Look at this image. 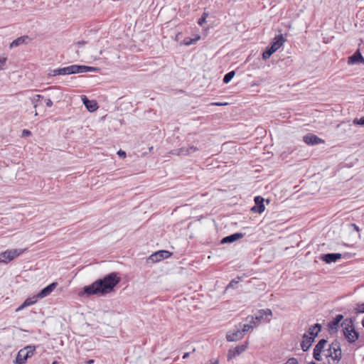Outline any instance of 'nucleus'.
<instances>
[{
    "label": "nucleus",
    "mask_w": 364,
    "mask_h": 364,
    "mask_svg": "<svg viewBox=\"0 0 364 364\" xmlns=\"http://www.w3.org/2000/svg\"><path fill=\"white\" fill-rule=\"evenodd\" d=\"M82 100L83 102V104L86 107V108L90 112H94L97 109V103L95 100H90L87 98L86 96L82 95Z\"/></svg>",
    "instance_id": "19"
},
{
    "label": "nucleus",
    "mask_w": 364,
    "mask_h": 364,
    "mask_svg": "<svg viewBox=\"0 0 364 364\" xmlns=\"http://www.w3.org/2000/svg\"><path fill=\"white\" fill-rule=\"evenodd\" d=\"M46 102V105L48 107H51L53 106V102L51 101L50 99H46L45 100Z\"/></svg>",
    "instance_id": "35"
},
{
    "label": "nucleus",
    "mask_w": 364,
    "mask_h": 364,
    "mask_svg": "<svg viewBox=\"0 0 364 364\" xmlns=\"http://www.w3.org/2000/svg\"><path fill=\"white\" fill-rule=\"evenodd\" d=\"M188 148V153L189 154H191L196 151H197L198 150V149L194 146H190Z\"/></svg>",
    "instance_id": "34"
},
{
    "label": "nucleus",
    "mask_w": 364,
    "mask_h": 364,
    "mask_svg": "<svg viewBox=\"0 0 364 364\" xmlns=\"http://www.w3.org/2000/svg\"><path fill=\"white\" fill-rule=\"evenodd\" d=\"M342 355L341 344L338 341H334L323 351V357L328 364H338Z\"/></svg>",
    "instance_id": "3"
},
{
    "label": "nucleus",
    "mask_w": 364,
    "mask_h": 364,
    "mask_svg": "<svg viewBox=\"0 0 364 364\" xmlns=\"http://www.w3.org/2000/svg\"><path fill=\"white\" fill-rule=\"evenodd\" d=\"M84 44H85L84 41H82V42L79 41L77 43V46H78V48H80V47Z\"/></svg>",
    "instance_id": "42"
},
{
    "label": "nucleus",
    "mask_w": 364,
    "mask_h": 364,
    "mask_svg": "<svg viewBox=\"0 0 364 364\" xmlns=\"http://www.w3.org/2000/svg\"><path fill=\"white\" fill-rule=\"evenodd\" d=\"M57 283L53 282L49 285H48L46 287L43 289L38 294L37 297L39 299H43L51 294V292L56 288Z\"/></svg>",
    "instance_id": "15"
},
{
    "label": "nucleus",
    "mask_w": 364,
    "mask_h": 364,
    "mask_svg": "<svg viewBox=\"0 0 364 364\" xmlns=\"http://www.w3.org/2000/svg\"><path fill=\"white\" fill-rule=\"evenodd\" d=\"M364 62V58L362 56L360 49H358L353 55L348 58V65H355Z\"/></svg>",
    "instance_id": "14"
},
{
    "label": "nucleus",
    "mask_w": 364,
    "mask_h": 364,
    "mask_svg": "<svg viewBox=\"0 0 364 364\" xmlns=\"http://www.w3.org/2000/svg\"><path fill=\"white\" fill-rule=\"evenodd\" d=\"M93 363H94L93 360H89L86 361V364H92Z\"/></svg>",
    "instance_id": "44"
},
{
    "label": "nucleus",
    "mask_w": 364,
    "mask_h": 364,
    "mask_svg": "<svg viewBox=\"0 0 364 364\" xmlns=\"http://www.w3.org/2000/svg\"><path fill=\"white\" fill-rule=\"evenodd\" d=\"M52 364H59V363L57 361H54Z\"/></svg>",
    "instance_id": "47"
},
{
    "label": "nucleus",
    "mask_w": 364,
    "mask_h": 364,
    "mask_svg": "<svg viewBox=\"0 0 364 364\" xmlns=\"http://www.w3.org/2000/svg\"><path fill=\"white\" fill-rule=\"evenodd\" d=\"M314 337H311L309 335L304 334L302 338V341L301 343V347L304 351H306L311 347L312 343L314 342Z\"/></svg>",
    "instance_id": "18"
},
{
    "label": "nucleus",
    "mask_w": 364,
    "mask_h": 364,
    "mask_svg": "<svg viewBox=\"0 0 364 364\" xmlns=\"http://www.w3.org/2000/svg\"><path fill=\"white\" fill-rule=\"evenodd\" d=\"M8 58L6 55H0V72L4 71L7 67Z\"/></svg>",
    "instance_id": "25"
},
{
    "label": "nucleus",
    "mask_w": 364,
    "mask_h": 364,
    "mask_svg": "<svg viewBox=\"0 0 364 364\" xmlns=\"http://www.w3.org/2000/svg\"><path fill=\"white\" fill-rule=\"evenodd\" d=\"M38 299H39V298H38V297H37V295H36V296H33V297H32V298H28V299H26L24 301V302H23L24 306H26V307H27V306H31V305L34 304L37 301Z\"/></svg>",
    "instance_id": "27"
},
{
    "label": "nucleus",
    "mask_w": 364,
    "mask_h": 364,
    "mask_svg": "<svg viewBox=\"0 0 364 364\" xmlns=\"http://www.w3.org/2000/svg\"><path fill=\"white\" fill-rule=\"evenodd\" d=\"M326 343L327 341L326 339H321L316 345L314 349V358L315 360L319 361L323 359V351L326 349L325 348Z\"/></svg>",
    "instance_id": "8"
},
{
    "label": "nucleus",
    "mask_w": 364,
    "mask_h": 364,
    "mask_svg": "<svg viewBox=\"0 0 364 364\" xmlns=\"http://www.w3.org/2000/svg\"><path fill=\"white\" fill-rule=\"evenodd\" d=\"M43 98V97L41 95H34L33 97H32L31 98V101L32 104L33 105V107L35 109H36L38 107V101H40Z\"/></svg>",
    "instance_id": "26"
},
{
    "label": "nucleus",
    "mask_w": 364,
    "mask_h": 364,
    "mask_svg": "<svg viewBox=\"0 0 364 364\" xmlns=\"http://www.w3.org/2000/svg\"><path fill=\"white\" fill-rule=\"evenodd\" d=\"M120 282V277L117 273L112 272L105 276L103 279H100L92 284L84 287L82 291L78 293L80 296L86 295H105L112 291L114 287Z\"/></svg>",
    "instance_id": "1"
},
{
    "label": "nucleus",
    "mask_w": 364,
    "mask_h": 364,
    "mask_svg": "<svg viewBox=\"0 0 364 364\" xmlns=\"http://www.w3.org/2000/svg\"><path fill=\"white\" fill-rule=\"evenodd\" d=\"M254 327H255L252 323L250 324H244L242 326V328L241 329V331H242V333L245 335V333L249 331L250 330L252 329Z\"/></svg>",
    "instance_id": "30"
},
{
    "label": "nucleus",
    "mask_w": 364,
    "mask_h": 364,
    "mask_svg": "<svg viewBox=\"0 0 364 364\" xmlns=\"http://www.w3.org/2000/svg\"><path fill=\"white\" fill-rule=\"evenodd\" d=\"M170 256V253L166 250H160L152 255H151L148 259L147 262L151 263L158 262L165 258H167Z\"/></svg>",
    "instance_id": "9"
},
{
    "label": "nucleus",
    "mask_w": 364,
    "mask_h": 364,
    "mask_svg": "<svg viewBox=\"0 0 364 364\" xmlns=\"http://www.w3.org/2000/svg\"><path fill=\"white\" fill-rule=\"evenodd\" d=\"M285 41L282 35L276 36L270 46L271 50L276 52L284 44Z\"/></svg>",
    "instance_id": "16"
},
{
    "label": "nucleus",
    "mask_w": 364,
    "mask_h": 364,
    "mask_svg": "<svg viewBox=\"0 0 364 364\" xmlns=\"http://www.w3.org/2000/svg\"><path fill=\"white\" fill-rule=\"evenodd\" d=\"M22 249L7 250L0 253V262L7 264L14 259L18 257L23 252Z\"/></svg>",
    "instance_id": "7"
},
{
    "label": "nucleus",
    "mask_w": 364,
    "mask_h": 364,
    "mask_svg": "<svg viewBox=\"0 0 364 364\" xmlns=\"http://www.w3.org/2000/svg\"><path fill=\"white\" fill-rule=\"evenodd\" d=\"M343 318V316L341 315V314H338L336 316V318L330 321L328 324V330L330 331L331 333H333L335 331H336L338 327V325H339V323L341 321V320Z\"/></svg>",
    "instance_id": "17"
},
{
    "label": "nucleus",
    "mask_w": 364,
    "mask_h": 364,
    "mask_svg": "<svg viewBox=\"0 0 364 364\" xmlns=\"http://www.w3.org/2000/svg\"><path fill=\"white\" fill-rule=\"evenodd\" d=\"M237 282L235 280H232L230 284L228 285L227 289H230L231 287H233L235 284H237Z\"/></svg>",
    "instance_id": "38"
},
{
    "label": "nucleus",
    "mask_w": 364,
    "mask_h": 364,
    "mask_svg": "<svg viewBox=\"0 0 364 364\" xmlns=\"http://www.w3.org/2000/svg\"><path fill=\"white\" fill-rule=\"evenodd\" d=\"M244 337V334L240 329H236L232 331H229L226 335V339L230 341H237L242 339Z\"/></svg>",
    "instance_id": "11"
},
{
    "label": "nucleus",
    "mask_w": 364,
    "mask_h": 364,
    "mask_svg": "<svg viewBox=\"0 0 364 364\" xmlns=\"http://www.w3.org/2000/svg\"><path fill=\"white\" fill-rule=\"evenodd\" d=\"M31 134V132L27 129H24L22 132V136H30Z\"/></svg>",
    "instance_id": "36"
},
{
    "label": "nucleus",
    "mask_w": 364,
    "mask_h": 364,
    "mask_svg": "<svg viewBox=\"0 0 364 364\" xmlns=\"http://www.w3.org/2000/svg\"><path fill=\"white\" fill-rule=\"evenodd\" d=\"M171 154H176L177 156H187L190 155L187 147H181L178 149H174L171 151Z\"/></svg>",
    "instance_id": "24"
},
{
    "label": "nucleus",
    "mask_w": 364,
    "mask_h": 364,
    "mask_svg": "<svg viewBox=\"0 0 364 364\" xmlns=\"http://www.w3.org/2000/svg\"><path fill=\"white\" fill-rule=\"evenodd\" d=\"M246 349L245 346H238L235 348L230 349L228 354V359H232L234 357H236L237 355H239L240 353L244 352Z\"/></svg>",
    "instance_id": "20"
},
{
    "label": "nucleus",
    "mask_w": 364,
    "mask_h": 364,
    "mask_svg": "<svg viewBox=\"0 0 364 364\" xmlns=\"http://www.w3.org/2000/svg\"><path fill=\"white\" fill-rule=\"evenodd\" d=\"M188 356H189V353H184V355H183V359H186V358H187Z\"/></svg>",
    "instance_id": "43"
},
{
    "label": "nucleus",
    "mask_w": 364,
    "mask_h": 364,
    "mask_svg": "<svg viewBox=\"0 0 364 364\" xmlns=\"http://www.w3.org/2000/svg\"><path fill=\"white\" fill-rule=\"evenodd\" d=\"M212 105H216V106H223V105H228V103H222V102H215V103H212L211 104Z\"/></svg>",
    "instance_id": "39"
},
{
    "label": "nucleus",
    "mask_w": 364,
    "mask_h": 364,
    "mask_svg": "<svg viewBox=\"0 0 364 364\" xmlns=\"http://www.w3.org/2000/svg\"><path fill=\"white\" fill-rule=\"evenodd\" d=\"M353 123L355 124H360V125H364V117H360L359 119H355L353 120Z\"/></svg>",
    "instance_id": "33"
},
{
    "label": "nucleus",
    "mask_w": 364,
    "mask_h": 364,
    "mask_svg": "<svg viewBox=\"0 0 364 364\" xmlns=\"http://www.w3.org/2000/svg\"><path fill=\"white\" fill-rule=\"evenodd\" d=\"M35 114V116H37V115H38V112H37V111H36V110L35 111V114Z\"/></svg>",
    "instance_id": "48"
},
{
    "label": "nucleus",
    "mask_w": 364,
    "mask_h": 364,
    "mask_svg": "<svg viewBox=\"0 0 364 364\" xmlns=\"http://www.w3.org/2000/svg\"><path fill=\"white\" fill-rule=\"evenodd\" d=\"M303 140L306 144L311 146L324 143V140L313 134H308L305 135Z\"/></svg>",
    "instance_id": "10"
},
{
    "label": "nucleus",
    "mask_w": 364,
    "mask_h": 364,
    "mask_svg": "<svg viewBox=\"0 0 364 364\" xmlns=\"http://www.w3.org/2000/svg\"><path fill=\"white\" fill-rule=\"evenodd\" d=\"M243 236H244V235L242 233H240V232L234 233L232 235H230L229 236H227V237H225L224 238H223L221 240V243L222 244L232 243L237 240L242 238Z\"/></svg>",
    "instance_id": "21"
},
{
    "label": "nucleus",
    "mask_w": 364,
    "mask_h": 364,
    "mask_svg": "<svg viewBox=\"0 0 364 364\" xmlns=\"http://www.w3.org/2000/svg\"><path fill=\"white\" fill-rule=\"evenodd\" d=\"M359 311H360V312L363 313V312H364V306H360V310H359Z\"/></svg>",
    "instance_id": "45"
},
{
    "label": "nucleus",
    "mask_w": 364,
    "mask_h": 364,
    "mask_svg": "<svg viewBox=\"0 0 364 364\" xmlns=\"http://www.w3.org/2000/svg\"><path fill=\"white\" fill-rule=\"evenodd\" d=\"M361 324H362V326H364V319H363V320L361 321Z\"/></svg>",
    "instance_id": "46"
},
{
    "label": "nucleus",
    "mask_w": 364,
    "mask_h": 364,
    "mask_svg": "<svg viewBox=\"0 0 364 364\" xmlns=\"http://www.w3.org/2000/svg\"><path fill=\"white\" fill-rule=\"evenodd\" d=\"M341 256L340 253H328L321 255V259L326 263L336 262L338 259L341 258Z\"/></svg>",
    "instance_id": "13"
},
{
    "label": "nucleus",
    "mask_w": 364,
    "mask_h": 364,
    "mask_svg": "<svg viewBox=\"0 0 364 364\" xmlns=\"http://www.w3.org/2000/svg\"><path fill=\"white\" fill-rule=\"evenodd\" d=\"M24 308H26V306H24V304L23 303L21 306H19L16 309V311H21V310L23 309Z\"/></svg>",
    "instance_id": "40"
},
{
    "label": "nucleus",
    "mask_w": 364,
    "mask_h": 364,
    "mask_svg": "<svg viewBox=\"0 0 364 364\" xmlns=\"http://www.w3.org/2000/svg\"><path fill=\"white\" fill-rule=\"evenodd\" d=\"M35 350V346H27L21 349L16 355L15 364H24L28 358L34 355Z\"/></svg>",
    "instance_id": "4"
},
{
    "label": "nucleus",
    "mask_w": 364,
    "mask_h": 364,
    "mask_svg": "<svg viewBox=\"0 0 364 364\" xmlns=\"http://www.w3.org/2000/svg\"><path fill=\"white\" fill-rule=\"evenodd\" d=\"M363 13H362L361 11H359V12L357 14V16H356L357 18L358 19V18H362V17H363Z\"/></svg>",
    "instance_id": "41"
},
{
    "label": "nucleus",
    "mask_w": 364,
    "mask_h": 364,
    "mask_svg": "<svg viewBox=\"0 0 364 364\" xmlns=\"http://www.w3.org/2000/svg\"><path fill=\"white\" fill-rule=\"evenodd\" d=\"M272 316V311L269 309H261L258 311L255 316H251L250 323H252L255 327L257 326L261 321H265L269 323L270 318Z\"/></svg>",
    "instance_id": "6"
},
{
    "label": "nucleus",
    "mask_w": 364,
    "mask_h": 364,
    "mask_svg": "<svg viewBox=\"0 0 364 364\" xmlns=\"http://www.w3.org/2000/svg\"><path fill=\"white\" fill-rule=\"evenodd\" d=\"M321 328V326L318 323H316V324L311 326L308 330L307 335H309L311 337H314V338L315 339V338L317 336V335L320 332Z\"/></svg>",
    "instance_id": "23"
},
{
    "label": "nucleus",
    "mask_w": 364,
    "mask_h": 364,
    "mask_svg": "<svg viewBox=\"0 0 364 364\" xmlns=\"http://www.w3.org/2000/svg\"><path fill=\"white\" fill-rule=\"evenodd\" d=\"M343 326V334L346 338L350 342H355L358 338V333H357L350 321L345 320L342 324Z\"/></svg>",
    "instance_id": "5"
},
{
    "label": "nucleus",
    "mask_w": 364,
    "mask_h": 364,
    "mask_svg": "<svg viewBox=\"0 0 364 364\" xmlns=\"http://www.w3.org/2000/svg\"><path fill=\"white\" fill-rule=\"evenodd\" d=\"M198 39H200L199 36L198 38H193V39H191V38L186 39V40H184V44L186 46H191V45L195 43Z\"/></svg>",
    "instance_id": "31"
},
{
    "label": "nucleus",
    "mask_w": 364,
    "mask_h": 364,
    "mask_svg": "<svg viewBox=\"0 0 364 364\" xmlns=\"http://www.w3.org/2000/svg\"><path fill=\"white\" fill-rule=\"evenodd\" d=\"M117 154L120 156V157H126V153L125 151H122V150H119L117 151Z\"/></svg>",
    "instance_id": "37"
},
{
    "label": "nucleus",
    "mask_w": 364,
    "mask_h": 364,
    "mask_svg": "<svg viewBox=\"0 0 364 364\" xmlns=\"http://www.w3.org/2000/svg\"><path fill=\"white\" fill-rule=\"evenodd\" d=\"M264 199L261 196H257L255 198V205H254L251 210L254 213H262L264 212L265 208L263 204Z\"/></svg>",
    "instance_id": "12"
},
{
    "label": "nucleus",
    "mask_w": 364,
    "mask_h": 364,
    "mask_svg": "<svg viewBox=\"0 0 364 364\" xmlns=\"http://www.w3.org/2000/svg\"><path fill=\"white\" fill-rule=\"evenodd\" d=\"M97 68L86 65H72L50 70L48 76L65 75L96 71Z\"/></svg>",
    "instance_id": "2"
},
{
    "label": "nucleus",
    "mask_w": 364,
    "mask_h": 364,
    "mask_svg": "<svg viewBox=\"0 0 364 364\" xmlns=\"http://www.w3.org/2000/svg\"><path fill=\"white\" fill-rule=\"evenodd\" d=\"M275 51L271 50V47H268L267 49L262 53V58L267 60L274 53Z\"/></svg>",
    "instance_id": "29"
},
{
    "label": "nucleus",
    "mask_w": 364,
    "mask_h": 364,
    "mask_svg": "<svg viewBox=\"0 0 364 364\" xmlns=\"http://www.w3.org/2000/svg\"><path fill=\"white\" fill-rule=\"evenodd\" d=\"M208 16L207 13H203L202 17L198 20V24L202 26L203 23L205 22L206 17Z\"/></svg>",
    "instance_id": "32"
},
{
    "label": "nucleus",
    "mask_w": 364,
    "mask_h": 364,
    "mask_svg": "<svg viewBox=\"0 0 364 364\" xmlns=\"http://www.w3.org/2000/svg\"><path fill=\"white\" fill-rule=\"evenodd\" d=\"M235 71H230L228 73H227L223 78V82L225 84H228L235 76Z\"/></svg>",
    "instance_id": "28"
},
{
    "label": "nucleus",
    "mask_w": 364,
    "mask_h": 364,
    "mask_svg": "<svg viewBox=\"0 0 364 364\" xmlns=\"http://www.w3.org/2000/svg\"><path fill=\"white\" fill-rule=\"evenodd\" d=\"M27 40H28V36H21V37L15 39L14 41H13L11 43V44L9 45V48H13L14 47H18L21 45L26 44V43H27Z\"/></svg>",
    "instance_id": "22"
}]
</instances>
